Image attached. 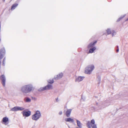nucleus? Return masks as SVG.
Wrapping results in <instances>:
<instances>
[{"label":"nucleus","mask_w":128,"mask_h":128,"mask_svg":"<svg viewBox=\"0 0 128 128\" xmlns=\"http://www.w3.org/2000/svg\"><path fill=\"white\" fill-rule=\"evenodd\" d=\"M33 89L32 85L29 84L22 86L20 88V91L23 94H26L30 92Z\"/></svg>","instance_id":"f257e3e1"},{"label":"nucleus","mask_w":128,"mask_h":128,"mask_svg":"<svg viewBox=\"0 0 128 128\" xmlns=\"http://www.w3.org/2000/svg\"><path fill=\"white\" fill-rule=\"evenodd\" d=\"M112 100L110 99H108L102 103H96L97 105L99 106V107L100 109H102L106 106L109 105L110 103H111Z\"/></svg>","instance_id":"f03ea898"},{"label":"nucleus","mask_w":128,"mask_h":128,"mask_svg":"<svg viewBox=\"0 0 128 128\" xmlns=\"http://www.w3.org/2000/svg\"><path fill=\"white\" fill-rule=\"evenodd\" d=\"M41 116L40 112L38 110H37L35 114L32 116V119L34 120L37 121L40 118Z\"/></svg>","instance_id":"7ed1b4c3"},{"label":"nucleus","mask_w":128,"mask_h":128,"mask_svg":"<svg viewBox=\"0 0 128 128\" xmlns=\"http://www.w3.org/2000/svg\"><path fill=\"white\" fill-rule=\"evenodd\" d=\"M87 126L88 128H91V127L92 128H97V126L95 124V120L94 119L92 120L90 122V121L87 122L86 123Z\"/></svg>","instance_id":"20e7f679"},{"label":"nucleus","mask_w":128,"mask_h":128,"mask_svg":"<svg viewBox=\"0 0 128 128\" xmlns=\"http://www.w3.org/2000/svg\"><path fill=\"white\" fill-rule=\"evenodd\" d=\"M94 68V66L93 65H92L88 66L86 68L85 71V73L88 74H90Z\"/></svg>","instance_id":"39448f33"},{"label":"nucleus","mask_w":128,"mask_h":128,"mask_svg":"<svg viewBox=\"0 0 128 128\" xmlns=\"http://www.w3.org/2000/svg\"><path fill=\"white\" fill-rule=\"evenodd\" d=\"M25 108L24 107L20 106H16L12 108L10 110L13 112H16L18 111H22L24 110Z\"/></svg>","instance_id":"423d86ee"},{"label":"nucleus","mask_w":128,"mask_h":128,"mask_svg":"<svg viewBox=\"0 0 128 128\" xmlns=\"http://www.w3.org/2000/svg\"><path fill=\"white\" fill-rule=\"evenodd\" d=\"M0 78L2 81V84L4 86L5 85L6 79L4 75H2L0 77Z\"/></svg>","instance_id":"0eeeda50"},{"label":"nucleus","mask_w":128,"mask_h":128,"mask_svg":"<svg viewBox=\"0 0 128 128\" xmlns=\"http://www.w3.org/2000/svg\"><path fill=\"white\" fill-rule=\"evenodd\" d=\"M31 114L30 111H23L22 112V114L23 116L28 117L30 116Z\"/></svg>","instance_id":"6e6552de"},{"label":"nucleus","mask_w":128,"mask_h":128,"mask_svg":"<svg viewBox=\"0 0 128 128\" xmlns=\"http://www.w3.org/2000/svg\"><path fill=\"white\" fill-rule=\"evenodd\" d=\"M84 77L79 76L76 78L75 79L76 82H79L82 81L84 78Z\"/></svg>","instance_id":"1a4fd4ad"},{"label":"nucleus","mask_w":128,"mask_h":128,"mask_svg":"<svg viewBox=\"0 0 128 128\" xmlns=\"http://www.w3.org/2000/svg\"><path fill=\"white\" fill-rule=\"evenodd\" d=\"M2 121L6 125H7L9 122L8 118L6 117H4L2 119Z\"/></svg>","instance_id":"9d476101"},{"label":"nucleus","mask_w":128,"mask_h":128,"mask_svg":"<svg viewBox=\"0 0 128 128\" xmlns=\"http://www.w3.org/2000/svg\"><path fill=\"white\" fill-rule=\"evenodd\" d=\"M76 120L77 125L78 126V127H76V128H82V124L78 120L76 119Z\"/></svg>","instance_id":"9b49d317"},{"label":"nucleus","mask_w":128,"mask_h":128,"mask_svg":"<svg viewBox=\"0 0 128 128\" xmlns=\"http://www.w3.org/2000/svg\"><path fill=\"white\" fill-rule=\"evenodd\" d=\"M72 110V109H68L67 110L66 113V114L67 117H68L70 116Z\"/></svg>","instance_id":"f8f14e48"},{"label":"nucleus","mask_w":128,"mask_h":128,"mask_svg":"<svg viewBox=\"0 0 128 128\" xmlns=\"http://www.w3.org/2000/svg\"><path fill=\"white\" fill-rule=\"evenodd\" d=\"M65 120L66 122H70L73 123L74 122V120L72 118H65Z\"/></svg>","instance_id":"ddd939ff"},{"label":"nucleus","mask_w":128,"mask_h":128,"mask_svg":"<svg viewBox=\"0 0 128 128\" xmlns=\"http://www.w3.org/2000/svg\"><path fill=\"white\" fill-rule=\"evenodd\" d=\"M47 90H52L53 89V86L52 84H48L46 86H45Z\"/></svg>","instance_id":"4468645a"},{"label":"nucleus","mask_w":128,"mask_h":128,"mask_svg":"<svg viewBox=\"0 0 128 128\" xmlns=\"http://www.w3.org/2000/svg\"><path fill=\"white\" fill-rule=\"evenodd\" d=\"M63 76V74L62 73H60L57 75L56 77H54V79L55 80H58L61 78Z\"/></svg>","instance_id":"2eb2a0df"},{"label":"nucleus","mask_w":128,"mask_h":128,"mask_svg":"<svg viewBox=\"0 0 128 128\" xmlns=\"http://www.w3.org/2000/svg\"><path fill=\"white\" fill-rule=\"evenodd\" d=\"M5 52V50L4 48H1L0 50V55L3 56V54H4Z\"/></svg>","instance_id":"dca6fc26"},{"label":"nucleus","mask_w":128,"mask_h":128,"mask_svg":"<svg viewBox=\"0 0 128 128\" xmlns=\"http://www.w3.org/2000/svg\"><path fill=\"white\" fill-rule=\"evenodd\" d=\"M96 47H94L92 48H90L89 51V52L90 53H93L94 51L96 50Z\"/></svg>","instance_id":"f3484780"},{"label":"nucleus","mask_w":128,"mask_h":128,"mask_svg":"<svg viewBox=\"0 0 128 128\" xmlns=\"http://www.w3.org/2000/svg\"><path fill=\"white\" fill-rule=\"evenodd\" d=\"M18 4H13L11 8V10H12L16 8L18 6Z\"/></svg>","instance_id":"a211bd4d"},{"label":"nucleus","mask_w":128,"mask_h":128,"mask_svg":"<svg viewBox=\"0 0 128 128\" xmlns=\"http://www.w3.org/2000/svg\"><path fill=\"white\" fill-rule=\"evenodd\" d=\"M94 45L92 44V42H91L90 43L88 46V48H92V47H94Z\"/></svg>","instance_id":"6ab92c4d"},{"label":"nucleus","mask_w":128,"mask_h":128,"mask_svg":"<svg viewBox=\"0 0 128 128\" xmlns=\"http://www.w3.org/2000/svg\"><path fill=\"white\" fill-rule=\"evenodd\" d=\"M46 87H45V86L43 88H41L38 90L40 92L44 90H46Z\"/></svg>","instance_id":"aec40b11"},{"label":"nucleus","mask_w":128,"mask_h":128,"mask_svg":"<svg viewBox=\"0 0 128 128\" xmlns=\"http://www.w3.org/2000/svg\"><path fill=\"white\" fill-rule=\"evenodd\" d=\"M26 102H31V100L30 98L28 97H27L25 100Z\"/></svg>","instance_id":"412c9836"},{"label":"nucleus","mask_w":128,"mask_h":128,"mask_svg":"<svg viewBox=\"0 0 128 128\" xmlns=\"http://www.w3.org/2000/svg\"><path fill=\"white\" fill-rule=\"evenodd\" d=\"M48 82L50 84H52L54 83V81L53 80L51 79L50 80H48Z\"/></svg>","instance_id":"4be33fe9"},{"label":"nucleus","mask_w":128,"mask_h":128,"mask_svg":"<svg viewBox=\"0 0 128 128\" xmlns=\"http://www.w3.org/2000/svg\"><path fill=\"white\" fill-rule=\"evenodd\" d=\"M106 32L108 34H110L111 33V30L110 29L108 28Z\"/></svg>","instance_id":"5701e85b"},{"label":"nucleus","mask_w":128,"mask_h":128,"mask_svg":"<svg viewBox=\"0 0 128 128\" xmlns=\"http://www.w3.org/2000/svg\"><path fill=\"white\" fill-rule=\"evenodd\" d=\"M112 36H113L115 35L116 34V32L114 31H112Z\"/></svg>","instance_id":"b1692460"},{"label":"nucleus","mask_w":128,"mask_h":128,"mask_svg":"<svg viewBox=\"0 0 128 128\" xmlns=\"http://www.w3.org/2000/svg\"><path fill=\"white\" fill-rule=\"evenodd\" d=\"M5 60L6 58H4L3 59L2 62V65L4 66L5 65Z\"/></svg>","instance_id":"393cba45"},{"label":"nucleus","mask_w":128,"mask_h":128,"mask_svg":"<svg viewBox=\"0 0 128 128\" xmlns=\"http://www.w3.org/2000/svg\"><path fill=\"white\" fill-rule=\"evenodd\" d=\"M125 16V15H124L123 16H122V17H120V18H119L117 20V22H119V21H120V20L122 19V18H123Z\"/></svg>","instance_id":"a878e982"},{"label":"nucleus","mask_w":128,"mask_h":128,"mask_svg":"<svg viewBox=\"0 0 128 128\" xmlns=\"http://www.w3.org/2000/svg\"><path fill=\"white\" fill-rule=\"evenodd\" d=\"M98 78L99 82V83H100V76H98Z\"/></svg>","instance_id":"bb28decb"},{"label":"nucleus","mask_w":128,"mask_h":128,"mask_svg":"<svg viewBox=\"0 0 128 128\" xmlns=\"http://www.w3.org/2000/svg\"><path fill=\"white\" fill-rule=\"evenodd\" d=\"M97 42V41H95V42H92V44H93L94 45Z\"/></svg>","instance_id":"cd10ccee"},{"label":"nucleus","mask_w":128,"mask_h":128,"mask_svg":"<svg viewBox=\"0 0 128 128\" xmlns=\"http://www.w3.org/2000/svg\"><path fill=\"white\" fill-rule=\"evenodd\" d=\"M62 111H60L59 113V114L60 115L62 114Z\"/></svg>","instance_id":"c85d7f7f"},{"label":"nucleus","mask_w":128,"mask_h":128,"mask_svg":"<svg viewBox=\"0 0 128 128\" xmlns=\"http://www.w3.org/2000/svg\"><path fill=\"white\" fill-rule=\"evenodd\" d=\"M116 52H118L119 51V48H117V50H116Z\"/></svg>","instance_id":"c756f323"},{"label":"nucleus","mask_w":128,"mask_h":128,"mask_svg":"<svg viewBox=\"0 0 128 128\" xmlns=\"http://www.w3.org/2000/svg\"><path fill=\"white\" fill-rule=\"evenodd\" d=\"M33 99L35 100H36V98H33Z\"/></svg>","instance_id":"7c9ffc66"},{"label":"nucleus","mask_w":128,"mask_h":128,"mask_svg":"<svg viewBox=\"0 0 128 128\" xmlns=\"http://www.w3.org/2000/svg\"><path fill=\"white\" fill-rule=\"evenodd\" d=\"M116 47H117V48H118V46H116Z\"/></svg>","instance_id":"2f4dec72"},{"label":"nucleus","mask_w":128,"mask_h":128,"mask_svg":"<svg viewBox=\"0 0 128 128\" xmlns=\"http://www.w3.org/2000/svg\"><path fill=\"white\" fill-rule=\"evenodd\" d=\"M126 21L128 20V18L126 20Z\"/></svg>","instance_id":"473e14b6"},{"label":"nucleus","mask_w":128,"mask_h":128,"mask_svg":"<svg viewBox=\"0 0 128 128\" xmlns=\"http://www.w3.org/2000/svg\"><path fill=\"white\" fill-rule=\"evenodd\" d=\"M92 108H94V107H93Z\"/></svg>","instance_id":"72a5a7b5"},{"label":"nucleus","mask_w":128,"mask_h":128,"mask_svg":"<svg viewBox=\"0 0 128 128\" xmlns=\"http://www.w3.org/2000/svg\"><path fill=\"white\" fill-rule=\"evenodd\" d=\"M3 0V1H4L5 0Z\"/></svg>","instance_id":"f704fd0d"}]
</instances>
